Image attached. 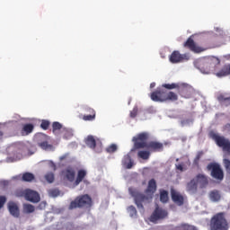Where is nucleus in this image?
<instances>
[{"instance_id": "nucleus-1", "label": "nucleus", "mask_w": 230, "mask_h": 230, "mask_svg": "<svg viewBox=\"0 0 230 230\" xmlns=\"http://www.w3.org/2000/svg\"><path fill=\"white\" fill-rule=\"evenodd\" d=\"M150 135L146 132H142L132 138L134 143V147L131 152L135 150H139L140 148H146L150 152H163L164 150V146L161 142L157 141H148Z\"/></svg>"}, {"instance_id": "nucleus-2", "label": "nucleus", "mask_w": 230, "mask_h": 230, "mask_svg": "<svg viewBox=\"0 0 230 230\" xmlns=\"http://www.w3.org/2000/svg\"><path fill=\"white\" fill-rule=\"evenodd\" d=\"M128 191L130 195L134 197L135 204H137V207L140 209H143V202H150L154 198V193L157 191V182L155 179H151L148 181L147 188L145 191L147 196H145V194L137 191V190L132 187L128 189Z\"/></svg>"}, {"instance_id": "nucleus-3", "label": "nucleus", "mask_w": 230, "mask_h": 230, "mask_svg": "<svg viewBox=\"0 0 230 230\" xmlns=\"http://www.w3.org/2000/svg\"><path fill=\"white\" fill-rule=\"evenodd\" d=\"M220 66V58L215 56H208L204 59H199L196 62V67L203 73V75H209L211 71H215L217 66Z\"/></svg>"}, {"instance_id": "nucleus-4", "label": "nucleus", "mask_w": 230, "mask_h": 230, "mask_svg": "<svg viewBox=\"0 0 230 230\" xmlns=\"http://www.w3.org/2000/svg\"><path fill=\"white\" fill-rule=\"evenodd\" d=\"M153 102H177L179 95L173 92H168L163 88H157L150 95Z\"/></svg>"}, {"instance_id": "nucleus-5", "label": "nucleus", "mask_w": 230, "mask_h": 230, "mask_svg": "<svg viewBox=\"0 0 230 230\" xmlns=\"http://www.w3.org/2000/svg\"><path fill=\"white\" fill-rule=\"evenodd\" d=\"M209 230H229V222L225 212L214 215L209 221Z\"/></svg>"}, {"instance_id": "nucleus-6", "label": "nucleus", "mask_w": 230, "mask_h": 230, "mask_svg": "<svg viewBox=\"0 0 230 230\" xmlns=\"http://www.w3.org/2000/svg\"><path fill=\"white\" fill-rule=\"evenodd\" d=\"M93 206V199L88 194L78 196L75 200L70 202L69 209H76V208H91Z\"/></svg>"}, {"instance_id": "nucleus-7", "label": "nucleus", "mask_w": 230, "mask_h": 230, "mask_svg": "<svg viewBox=\"0 0 230 230\" xmlns=\"http://www.w3.org/2000/svg\"><path fill=\"white\" fill-rule=\"evenodd\" d=\"M208 137H210V139H213L214 141H216V144L217 145V146H219L220 148H223V152H226V154L230 155L229 139H226V137H222L218 135L215 131H210L208 133Z\"/></svg>"}, {"instance_id": "nucleus-8", "label": "nucleus", "mask_w": 230, "mask_h": 230, "mask_svg": "<svg viewBox=\"0 0 230 230\" xmlns=\"http://www.w3.org/2000/svg\"><path fill=\"white\" fill-rule=\"evenodd\" d=\"M16 196L24 197V199H26L29 202H33L34 204L37 202H40V195L39 194V192L31 189L17 190Z\"/></svg>"}, {"instance_id": "nucleus-9", "label": "nucleus", "mask_w": 230, "mask_h": 230, "mask_svg": "<svg viewBox=\"0 0 230 230\" xmlns=\"http://www.w3.org/2000/svg\"><path fill=\"white\" fill-rule=\"evenodd\" d=\"M207 169L211 172V177H213V179H217V181L224 179V171H222L220 164L210 163L208 164Z\"/></svg>"}, {"instance_id": "nucleus-10", "label": "nucleus", "mask_w": 230, "mask_h": 230, "mask_svg": "<svg viewBox=\"0 0 230 230\" xmlns=\"http://www.w3.org/2000/svg\"><path fill=\"white\" fill-rule=\"evenodd\" d=\"M168 217V211L166 209H164L163 208H160L159 206H156L154 212L149 217L150 222H153L155 224L157 220H163Z\"/></svg>"}, {"instance_id": "nucleus-11", "label": "nucleus", "mask_w": 230, "mask_h": 230, "mask_svg": "<svg viewBox=\"0 0 230 230\" xmlns=\"http://www.w3.org/2000/svg\"><path fill=\"white\" fill-rule=\"evenodd\" d=\"M183 47L187 49H190V51H192V53H202L203 51H206V49H208L198 46V44L195 43V40H193V38L191 36L188 38L186 42L183 43Z\"/></svg>"}, {"instance_id": "nucleus-12", "label": "nucleus", "mask_w": 230, "mask_h": 230, "mask_svg": "<svg viewBox=\"0 0 230 230\" xmlns=\"http://www.w3.org/2000/svg\"><path fill=\"white\" fill-rule=\"evenodd\" d=\"M169 60L172 64H179L183 60H190V57L186 54H181V52H179L178 50H174L171 54Z\"/></svg>"}, {"instance_id": "nucleus-13", "label": "nucleus", "mask_w": 230, "mask_h": 230, "mask_svg": "<svg viewBox=\"0 0 230 230\" xmlns=\"http://www.w3.org/2000/svg\"><path fill=\"white\" fill-rule=\"evenodd\" d=\"M178 93L182 98H190L193 88L186 84H179Z\"/></svg>"}, {"instance_id": "nucleus-14", "label": "nucleus", "mask_w": 230, "mask_h": 230, "mask_svg": "<svg viewBox=\"0 0 230 230\" xmlns=\"http://www.w3.org/2000/svg\"><path fill=\"white\" fill-rule=\"evenodd\" d=\"M171 197L173 203L177 204V206L184 205V196H182V194L179 193L173 188L171 189Z\"/></svg>"}, {"instance_id": "nucleus-15", "label": "nucleus", "mask_w": 230, "mask_h": 230, "mask_svg": "<svg viewBox=\"0 0 230 230\" xmlns=\"http://www.w3.org/2000/svg\"><path fill=\"white\" fill-rule=\"evenodd\" d=\"M195 181L201 190L208 188L209 184V180L208 179V176L201 173L196 176Z\"/></svg>"}, {"instance_id": "nucleus-16", "label": "nucleus", "mask_w": 230, "mask_h": 230, "mask_svg": "<svg viewBox=\"0 0 230 230\" xmlns=\"http://www.w3.org/2000/svg\"><path fill=\"white\" fill-rule=\"evenodd\" d=\"M8 210L10 214L14 217V218H19L21 212L19 210V206H17L14 202L8 203Z\"/></svg>"}, {"instance_id": "nucleus-17", "label": "nucleus", "mask_w": 230, "mask_h": 230, "mask_svg": "<svg viewBox=\"0 0 230 230\" xmlns=\"http://www.w3.org/2000/svg\"><path fill=\"white\" fill-rule=\"evenodd\" d=\"M198 188H199V185L197 183V181L195 179H192L189 183H187L186 190L189 193L195 194L197 193Z\"/></svg>"}, {"instance_id": "nucleus-18", "label": "nucleus", "mask_w": 230, "mask_h": 230, "mask_svg": "<svg viewBox=\"0 0 230 230\" xmlns=\"http://www.w3.org/2000/svg\"><path fill=\"white\" fill-rule=\"evenodd\" d=\"M65 175L67 181H69V182H73L75 181V169H73V167H67L65 170Z\"/></svg>"}, {"instance_id": "nucleus-19", "label": "nucleus", "mask_w": 230, "mask_h": 230, "mask_svg": "<svg viewBox=\"0 0 230 230\" xmlns=\"http://www.w3.org/2000/svg\"><path fill=\"white\" fill-rule=\"evenodd\" d=\"M86 176H87V171L84 169L79 170L77 172V177L75 181V186H78V184H80V182H82V181H84V179H85Z\"/></svg>"}, {"instance_id": "nucleus-20", "label": "nucleus", "mask_w": 230, "mask_h": 230, "mask_svg": "<svg viewBox=\"0 0 230 230\" xmlns=\"http://www.w3.org/2000/svg\"><path fill=\"white\" fill-rule=\"evenodd\" d=\"M230 75V65H226L219 72L216 73V76L222 78Z\"/></svg>"}, {"instance_id": "nucleus-21", "label": "nucleus", "mask_w": 230, "mask_h": 230, "mask_svg": "<svg viewBox=\"0 0 230 230\" xmlns=\"http://www.w3.org/2000/svg\"><path fill=\"white\" fill-rule=\"evenodd\" d=\"M209 199L212 200V202H218L220 199H222V196L220 195V191L217 190H214L209 192Z\"/></svg>"}, {"instance_id": "nucleus-22", "label": "nucleus", "mask_w": 230, "mask_h": 230, "mask_svg": "<svg viewBox=\"0 0 230 230\" xmlns=\"http://www.w3.org/2000/svg\"><path fill=\"white\" fill-rule=\"evenodd\" d=\"M22 181L23 182H33V181H35V174L31 172H24L22 175Z\"/></svg>"}, {"instance_id": "nucleus-23", "label": "nucleus", "mask_w": 230, "mask_h": 230, "mask_svg": "<svg viewBox=\"0 0 230 230\" xmlns=\"http://www.w3.org/2000/svg\"><path fill=\"white\" fill-rule=\"evenodd\" d=\"M85 144L87 145V146H89V148H92L93 150L96 148V139H94V137L93 136L87 137Z\"/></svg>"}, {"instance_id": "nucleus-24", "label": "nucleus", "mask_w": 230, "mask_h": 230, "mask_svg": "<svg viewBox=\"0 0 230 230\" xmlns=\"http://www.w3.org/2000/svg\"><path fill=\"white\" fill-rule=\"evenodd\" d=\"M170 200V198L168 197V191L164 190H160V202L163 204H166Z\"/></svg>"}, {"instance_id": "nucleus-25", "label": "nucleus", "mask_w": 230, "mask_h": 230, "mask_svg": "<svg viewBox=\"0 0 230 230\" xmlns=\"http://www.w3.org/2000/svg\"><path fill=\"white\" fill-rule=\"evenodd\" d=\"M124 164L126 165V168H128V170H130V168H132L134 163L132 162V158L130 157V155H127L124 156V160H123Z\"/></svg>"}, {"instance_id": "nucleus-26", "label": "nucleus", "mask_w": 230, "mask_h": 230, "mask_svg": "<svg viewBox=\"0 0 230 230\" xmlns=\"http://www.w3.org/2000/svg\"><path fill=\"white\" fill-rule=\"evenodd\" d=\"M33 124H25L22 128V134H26V136H28V134H31V132H33Z\"/></svg>"}, {"instance_id": "nucleus-27", "label": "nucleus", "mask_w": 230, "mask_h": 230, "mask_svg": "<svg viewBox=\"0 0 230 230\" xmlns=\"http://www.w3.org/2000/svg\"><path fill=\"white\" fill-rule=\"evenodd\" d=\"M204 155V151H199L196 155V157L193 161V165L199 167V164L200 163V158Z\"/></svg>"}, {"instance_id": "nucleus-28", "label": "nucleus", "mask_w": 230, "mask_h": 230, "mask_svg": "<svg viewBox=\"0 0 230 230\" xmlns=\"http://www.w3.org/2000/svg\"><path fill=\"white\" fill-rule=\"evenodd\" d=\"M217 100L221 102V103H226V105H230V96H226L224 94H219L217 96Z\"/></svg>"}, {"instance_id": "nucleus-29", "label": "nucleus", "mask_w": 230, "mask_h": 230, "mask_svg": "<svg viewBox=\"0 0 230 230\" xmlns=\"http://www.w3.org/2000/svg\"><path fill=\"white\" fill-rule=\"evenodd\" d=\"M44 177L47 182H49V184L55 182V173L49 172L45 174Z\"/></svg>"}, {"instance_id": "nucleus-30", "label": "nucleus", "mask_w": 230, "mask_h": 230, "mask_svg": "<svg viewBox=\"0 0 230 230\" xmlns=\"http://www.w3.org/2000/svg\"><path fill=\"white\" fill-rule=\"evenodd\" d=\"M23 212L24 213H34L35 212V206L31 204H24L23 205Z\"/></svg>"}, {"instance_id": "nucleus-31", "label": "nucleus", "mask_w": 230, "mask_h": 230, "mask_svg": "<svg viewBox=\"0 0 230 230\" xmlns=\"http://www.w3.org/2000/svg\"><path fill=\"white\" fill-rule=\"evenodd\" d=\"M137 155L140 157V159L146 161L147 159H150V151H139Z\"/></svg>"}, {"instance_id": "nucleus-32", "label": "nucleus", "mask_w": 230, "mask_h": 230, "mask_svg": "<svg viewBox=\"0 0 230 230\" xmlns=\"http://www.w3.org/2000/svg\"><path fill=\"white\" fill-rule=\"evenodd\" d=\"M38 145L40 148H42V150H52L53 149V146L48 144V141L40 142V143H38Z\"/></svg>"}, {"instance_id": "nucleus-33", "label": "nucleus", "mask_w": 230, "mask_h": 230, "mask_svg": "<svg viewBox=\"0 0 230 230\" xmlns=\"http://www.w3.org/2000/svg\"><path fill=\"white\" fill-rule=\"evenodd\" d=\"M162 87H164V89H179V84L177 83H172V84H162Z\"/></svg>"}, {"instance_id": "nucleus-34", "label": "nucleus", "mask_w": 230, "mask_h": 230, "mask_svg": "<svg viewBox=\"0 0 230 230\" xmlns=\"http://www.w3.org/2000/svg\"><path fill=\"white\" fill-rule=\"evenodd\" d=\"M118 151V146L116 144H111L108 147H106V152L108 154H114V152Z\"/></svg>"}, {"instance_id": "nucleus-35", "label": "nucleus", "mask_w": 230, "mask_h": 230, "mask_svg": "<svg viewBox=\"0 0 230 230\" xmlns=\"http://www.w3.org/2000/svg\"><path fill=\"white\" fill-rule=\"evenodd\" d=\"M57 130H62V124L60 122H53L52 123V132L55 134Z\"/></svg>"}, {"instance_id": "nucleus-36", "label": "nucleus", "mask_w": 230, "mask_h": 230, "mask_svg": "<svg viewBox=\"0 0 230 230\" xmlns=\"http://www.w3.org/2000/svg\"><path fill=\"white\" fill-rule=\"evenodd\" d=\"M128 212L130 217H136L137 215V210L136 209V207H134V206H129L128 208Z\"/></svg>"}, {"instance_id": "nucleus-37", "label": "nucleus", "mask_w": 230, "mask_h": 230, "mask_svg": "<svg viewBox=\"0 0 230 230\" xmlns=\"http://www.w3.org/2000/svg\"><path fill=\"white\" fill-rule=\"evenodd\" d=\"M49 195L50 197H58L60 195V190H58V189L49 190Z\"/></svg>"}, {"instance_id": "nucleus-38", "label": "nucleus", "mask_w": 230, "mask_h": 230, "mask_svg": "<svg viewBox=\"0 0 230 230\" xmlns=\"http://www.w3.org/2000/svg\"><path fill=\"white\" fill-rule=\"evenodd\" d=\"M49 125H50V123L49 120H42L40 127L43 130H48V128H49Z\"/></svg>"}, {"instance_id": "nucleus-39", "label": "nucleus", "mask_w": 230, "mask_h": 230, "mask_svg": "<svg viewBox=\"0 0 230 230\" xmlns=\"http://www.w3.org/2000/svg\"><path fill=\"white\" fill-rule=\"evenodd\" d=\"M95 118H96V115L88 114V115H84L83 119L84 121H93V119H95Z\"/></svg>"}, {"instance_id": "nucleus-40", "label": "nucleus", "mask_w": 230, "mask_h": 230, "mask_svg": "<svg viewBox=\"0 0 230 230\" xmlns=\"http://www.w3.org/2000/svg\"><path fill=\"white\" fill-rule=\"evenodd\" d=\"M179 230H198V229L194 226L184 225L181 226Z\"/></svg>"}, {"instance_id": "nucleus-41", "label": "nucleus", "mask_w": 230, "mask_h": 230, "mask_svg": "<svg viewBox=\"0 0 230 230\" xmlns=\"http://www.w3.org/2000/svg\"><path fill=\"white\" fill-rule=\"evenodd\" d=\"M138 111L139 109L137 108V106H134L133 110L129 113L130 118H136V116H137Z\"/></svg>"}, {"instance_id": "nucleus-42", "label": "nucleus", "mask_w": 230, "mask_h": 230, "mask_svg": "<svg viewBox=\"0 0 230 230\" xmlns=\"http://www.w3.org/2000/svg\"><path fill=\"white\" fill-rule=\"evenodd\" d=\"M224 164H225V168H226L227 173H230V160L224 159Z\"/></svg>"}, {"instance_id": "nucleus-43", "label": "nucleus", "mask_w": 230, "mask_h": 230, "mask_svg": "<svg viewBox=\"0 0 230 230\" xmlns=\"http://www.w3.org/2000/svg\"><path fill=\"white\" fill-rule=\"evenodd\" d=\"M84 112H87L88 114L92 116H96V111L92 108H85Z\"/></svg>"}, {"instance_id": "nucleus-44", "label": "nucleus", "mask_w": 230, "mask_h": 230, "mask_svg": "<svg viewBox=\"0 0 230 230\" xmlns=\"http://www.w3.org/2000/svg\"><path fill=\"white\" fill-rule=\"evenodd\" d=\"M5 203H6V197L0 196V209L4 206Z\"/></svg>"}, {"instance_id": "nucleus-45", "label": "nucleus", "mask_w": 230, "mask_h": 230, "mask_svg": "<svg viewBox=\"0 0 230 230\" xmlns=\"http://www.w3.org/2000/svg\"><path fill=\"white\" fill-rule=\"evenodd\" d=\"M69 157V154H65L59 157V161H66Z\"/></svg>"}, {"instance_id": "nucleus-46", "label": "nucleus", "mask_w": 230, "mask_h": 230, "mask_svg": "<svg viewBox=\"0 0 230 230\" xmlns=\"http://www.w3.org/2000/svg\"><path fill=\"white\" fill-rule=\"evenodd\" d=\"M224 130H226V132H230V124L227 123L224 126Z\"/></svg>"}, {"instance_id": "nucleus-47", "label": "nucleus", "mask_w": 230, "mask_h": 230, "mask_svg": "<svg viewBox=\"0 0 230 230\" xmlns=\"http://www.w3.org/2000/svg\"><path fill=\"white\" fill-rule=\"evenodd\" d=\"M176 168H177V170H180V172H183V170H184L182 164L176 165Z\"/></svg>"}, {"instance_id": "nucleus-48", "label": "nucleus", "mask_w": 230, "mask_h": 230, "mask_svg": "<svg viewBox=\"0 0 230 230\" xmlns=\"http://www.w3.org/2000/svg\"><path fill=\"white\" fill-rule=\"evenodd\" d=\"M42 208H46V202H45V201H42V202L40 204V208L42 209Z\"/></svg>"}, {"instance_id": "nucleus-49", "label": "nucleus", "mask_w": 230, "mask_h": 230, "mask_svg": "<svg viewBox=\"0 0 230 230\" xmlns=\"http://www.w3.org/2000/svg\"><path fill=\"white\" fill-rule=\"evenodd\" d=\"M154 87H155V83H151V84H150V88H151V89H154Z\"/></svg>"}, {"instance_id": "nucleus-50", "label": "nucleus", "mask_w": 230, "mask_h": 230, "mask_svg": "<svg viewBox=\"0 0 230 230\" xmlns=\"http://www.w3.org/2000/svg\"><path fill=\"white\" fill-rule=\"evenodd\" d=\"M3 136H4V133L0 129V139H3Z\"/></svg>"}, {"instance_id": "nucleus-51", "label": "nucleus", "mask_w": 230, "mask_h": 230, "mask_svg": "<svg viewBox=\"0 0 230 230\" xmlns=\"http://www.w3.org/2000/svg\"><path fill=\"white\" fill-rule=\"evenodd\" d=\"M39 137H40V139H44V138H46L47 137H46V135H40Z\"/></svg>"}, {"instance_id": "nucleus-52", "label": "nucleus", "mask_w": 230, "mask_h": 230, "mask_svg": "<svg viewBox=\"0 0 230 230\" xmlns=\"http://www.w3.org/2000/svg\"><path fill=\"white\" fill-rule=\"evenodd\" d=\"M188 123V120H181V125H186Z\"/></svg>"}, {"instance_id": "nucleus-53", "label": "nucleus", "mask_w": 230, "mask_h": 230, "mask_svg": "<svg viewBox=\"0 0 230 230\" xmlns=\"http://www.w3.org/2000/svg\"><path fill=\"white\" fill-rule=\"evenodd\" d=\"M52 167H53V170H57V165H55V164H52Z\"/></svg>"}]
</instances>
